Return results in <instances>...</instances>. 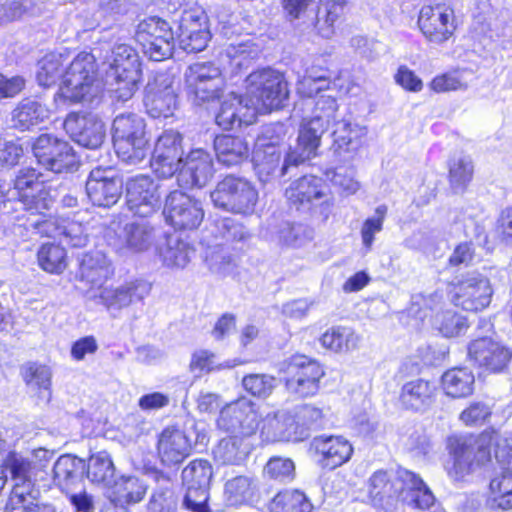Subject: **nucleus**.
I'll list each match as a JSON object with an SVG mask.
<instances>
[{
	"instance_id": "864d4df0",
	"label": "nucleus",
	"mask_w": 512,
	"mask_h": 512,
	"mask_svg": "<svg viewBox=\"0 0 512 512\" xmlns=\"http://www.w3.org/2000/svg\"><path fill=\"white\" fill-rule=\"evenodd\" d=\"M37 258L39 266L48 273L60 274L67 266L65 249L54 243L43 244Z\"/></svg>"
},
{
	"instance_id": "bb28decb",
	"label": "nucleus",
	"mask_w": 512,
	"mask_h": 512,
	"mask_svg": "<svg viewBox=\"0 0 512 512\" xmlns=\"http://www.w3.org/2000/svg\"><path fill=\"white\" fill-rule=\"evenodd\" d=\"M262 234L278 246L291 248L301 247L313 238V230L307 225L281 220L274 216L267 220Z\"/></svg>"
},
{
	"instance_id": "4d7b16f0",
	"label": "nucleus",
	"mask_w": 512,
	"mask_h": 512,
	"mask_svg": "<svg viewBox=\"0 0 512 512\" xmlns=\"http://www.w3.org/2000/svg\"><path fill=\"white\" fill-rule=\"evenodd\" d=\"M472 73L468 70H453L433 78L430 88L437 93L466 90Z\"/></svg>"
},
{
	"instance_id": "9b49d317",
	"label": "nucleus",
	"mask_w": 512,
	"mask_h": 512,
	"mask_svg": "<svg viewBox=\"0 0 512 512\" xmlns=\"http://www.w3.org/2000/svg\"><path fill=\"white\" fill-rule=\"evenodd\" d=\"M135 39L152 61H162L172 56L174 33L169 23L159 17L142 20L137 26Z\"/></svg>"
},
{
	"instance_id": "20e7f679",
	"label": "nucleus",
	"mask_w": 512,
	"mask_h": 512,
	"mask_svg": "<svg viewBox=\"0 0 512 512\" xmlns=\"http://www.w3.org/2000/svg\"><path fill=\"white\" fill-rule=\"evenodd\" d=\"M112 139L118 158L126 164H140L148 154L146 124L137 114L116 116L112 125Z\"/></svg>"
},
{
	"instance_id": "a18cd8bd",
	"label": "nucleus",
	"mask_w": 512,
	"mask_h": 512,
	"mask_svg": "<svg viewBox=\"0 0 512 512\" xmlns=\"http://www.w3.org/2000/svg\"><path fill=\"white\" fill-rule=\"evenodd\" d=\"M347 0H320L316 27L323 38H330L334 34V23L345 12Z\"/></svg>"
},
{
	"instance_id": "f3484780",
	"label": "nucleus",
	"mask_w": 512,
	"mask_h": 512,
	"mask_svg": "<svg viewBox=\"0 0 512 512\" xmlns=\"http://www.w3.org/2000/svg\"><path fill=\"white\" fill-rule=\"evenodd\" d=\"M159 184L151 176L136 175L125 184V199L128 210L135 216L148 218L160 207Z\"/></svg>"
},
{
	"instance_id": "6e6552de",
	"label": "nucleus",
	"mask_w": 512,
	"mask_h": 512,
	"mask_svg": "<svg viewBox=\"0 0 512 512\" xmlns=\"http://www.w3.org/2000/svg\"><path fill=\"white\" fill-rule=\"evenodd\" d=\"M289 392L300 397L315 395L324 375L322 366L305 355H294L279 364Z\"/></svg>"
},
{
	"instance_id": "6ab92c4d",
	"label": "nucleus",
	"mask_w": 512,
	"mask_h": 512,
	"mask_svg": "<svg viewBox=\"0 0 512 512\" xmlns=\"http://www.w3.org/2000/svg\"><path fill=\"white\" fill-rule=\"evenodd\" d=\"M163 215L166 223L175 229L193 230L203 221L204 211L198 200L174 190L165 199Z\"/></svg>"
},
{
	"instance_id": "c85d7f7f",
	"label": "nucleus",
	"mask_w": 512,
	"mask_h": 512,
	"mask_svg": "<svg viewBox=\"0 0 512 512\" xmlns=\"http://www.w3.org/2000/svg\"><path fill=\"white\" fill-rule=\"evenodd\" d=\"M3 468L5 473H10L14 482L12 491L19 489V493L23 495L33 494L40 495L39 489L35 487V480L40 466L30 459V457L17 452H9L3 460Z\"/></svg>"
},
{
	"instance_id": "f03ea898",
	"label": "nucleus",
	"mask_w": 512,
	"mask_h": 512,
	"mask_svg": "<svg viewBox=\"0 0 512 512\" xmlns=\"http://www.w3.org/2000/svg\"><path fill=\"white\" fill-rule=\"evenodd\" d=\"M368 493L375 502L397 497L412 509L427 510L435 503V496L416 473L399 468L395 474L375 471L368 480Z\"/></svg>"
},
{
	"instance_id": "c03bdc74",
	"label": "nucleus",
	"mask_w": 512,
	"mask_h": 512,
	"mask_svg": "<svg viewBox=\"0 0 512 512\" xmlns=\"http://www.w3.org/2000/svg\"><path fill=\"white\" fill-rule=\"evenodd\" d=\"M361 337L347 326H334L329 328L320 337L323 347L334 352H348L358 348Z\"/></svg>"
},
{
	"instance_id": "f8f14e48",
	"label": "nucleus",
	"mask_w": 512,
	"mask_h": 512,
	"mask_svg": "<svg viewBox=\"0 0 512 512\" xmlns=\"http://www.w3.org/2000/svg\"><path fill=\"white\" fill-rule=\"evenodd\" d=\"M493 332V324L488 319H480L477 337L468 346L469 358L480 367L492 372L501 371L511 358L508 348L495 341L487 333Z\"/></svg>"
},
{
	"instance_id": "603ef678",
	"label": "nucleus",
	"mask_w": 512,
	"mask_h": 512,
	"mask_svg": "<svg viewBox=\"0 0 512 512\" xmlns=\"http://www.w3.org/2000/svg\"><path fill=\"white\" fill-rule=\"evenodd\" d=\"M257 490V480L249 476H237L225 484V493L232 504L252 501Z\"/></svg>"
},
{
	"instance_id": "ddd939ff",
	"label": "nucleus",
	"mask_w": 512,
	"mask_h": 512,
	"mask_svg": "<svg viewBox=\"0 0 512 512\" xmlns=\"http://www.w3.org/2000/svg\"><path fill=\"white\" fill-rule=\"evenodd\" d=\"M324 181L313 175H305L293 181L285 190L289 203L300 210L319 208V212L327 218L331 212L333 202L326 193Z\"/></svg>"
},
{
	"instance_id": "a878e982",
	"label": "nucleus",
	"mask_w": 512,
	"mask_h": 512,
	"mask_svg": "<svg viewBox=\"0 0 512 512\" xmlns=\"http://www.w3.org/2000/svg\"><path fill=\"white\" fill-rule=\"evenodd\" d=\"M214 174L213 159L204 149H193L182 159L177 181L182 188L203 187Z\"/></svg>"
},
{
	"instance_id": "a19ab883",
	"label": "nucleus",
	"mask_w": 512,
	"mask_h": 512,
	"mask_svg": "<svg viewBox=\"0 0 512 512\" xmlns=\"http://www.w3.org/2000/svg\"><path fill=\"white\" fill-rule=\"evenodd\" d=\"M475 378L473 373L464 367L447 370L441 378L445 394L452 398H464L472 394Z\"/></svg>"
},
{
	"instance_id": "1a4fd4ad",
	"label": "nucleus",
	"mask_w": 512,
	"mask_h": 512,
	"mask_svg": "<svg viewBox=\"0 0 512 512\" xmlns=\"http://www.w3.org/2000/svg\"><path fill=\"white\" fill-rule=\"evenodd\" d=\"M41 174L34 168L24 167L18 170L13 179V189L18 202L27 213L43 214L51 210L55 195L49 187L40 180Z\"/></svg>"
},
{
	"instance_id": "052dcab7",
	"label": "nucleus",
	"mask_w": 512,
	"mask_h": 512,
	"mask_svg": "<svg viewBox=\"0 0 512 512\" xmlns=\"http://www.w3.org/2000/svg\"><path fill=\"white\" fill-rule=\"evenodd\" d=\"M114 493L120 503H137L143 499L146 486L136 477H126L115 483Z\"/></svg>"
},
{
	"instance_id": "13d9d810",
	"label": "nucleus",
	"mask_w": 512,
	"mask_h": 512,
	"mask_svg": "<svg viewBox=\"0 0 512 512\" xmlns=\"http://www.w3.org/2000/svg\"><path fill=\"white\" fill-rule=\"evenodd\" d=\"M291 413L295 419L296 431H301V441L308 438L310 429L320 426L323 419L322 410L310 404L297 406Z\"/></svg>"
},
{
	"instance_id": "dca6fc26",
	"label": "nucleus",
	"mask_w": 512,
	"mask_h": 512,
	"mask_svg": "<svg viewBox=\"0 0 512 512\" xmlns=\"http://www.w3.org/2000/svg\"><path fill=\"white\" fill-rule=\"evenodd\" d=\"M449 293L455 306L466 311L477 312L489 306L493 289L486 276L471 272L453 283Z\"/></svg>"
},
{
	"instance_id": "2f4dec72",
	"label": "nucleus",
	"mask_w": 512,
	"mask_h": 512,
	"mask_svg": "<svg viewBox=\"0 0 512 512\" xmlns=\"http://www.w3.org/2000/svg\"><path fill=\"white\" fill-rule=\"evenodd\" d=\"M311 448L318 456V464L329 470L340 467L352 456L351 443L342 436H319L313 439Z\"/></svg>"
},
{
	"instance_id": "338daca9",
	"label": "nucleus",
	"mask_w": 512,
	"mask_h": 512,
	"mask_svg": "<svg viewBox=\"0 0 512 512\" xmlns=\"http://www.w3.org/2000/svg\"><path fill=\"white\" fill-rule=\"evenodd\" d=\"M153 153H162L174 158L182 159V136L175 130L164 131L157 139Z\"/></svg>"
},
{
	"instance_id": "4468645a",
	"label": "nucleus",
	"mask_w": 512,
	"mask_h": 512,
	"mask_svg": "<svg viewBox=\"0 0 512 512\" xmlns=\"http://www.w3.org/2000/svg\"><path fill=\"white\" fill-rule=\"evenodd\" d=\"M32 150L38 164L53 173L73 172L78 167V158L70 144L51 134L37 137Z\"/></svg>"
},
{
	"instance_id": "412c9836",
	"label": "nucleus",
	"mask_w": 512,
	"mask_h": 512,
	"mask_svg": "<svg viewBox=\"0 0 512 512\" xmlns=\"http://www.w3.org/2000/svg\"><path fill=\"white\" fill-rule=\"evenodd\" d=\"M85 188L93 205L111 207L122 194L123 181L113 167L97 166L90 171Z\"/></svg>"
},
{
	"instance_id": "39448f33",
	"label": "nucleus",
	"mask_w": 512,
	"mask_h": 512,
	"mask_svg": "<svg viewBox=\"0 0 512 512\" xmlns=\"http://www.w3.org/2000/svg\"><path fill=\"white\" fill-rule=\"evenodd\" d=\"M288 95L283 75L271 68L252 72L246 78V96L255 108V115L280 109Z\"/></svg>"
},
{
	"instance_id": "8fccbe9b",
	"label": "nucleus",
	"mask_w": 512,
	"mask_h": 512,
	"mask_svg": "<svg viewBox=\"0 0 512 512\" xmlns=\"http://www.w3.org/2000/svg\"><path fill=\"white\" fill-rule=\"evenodd\" d=\"M85 472L91 482L109 485L113 480L115 468L110 455L106 451H99L90 456Z\"/></svg>"
},
{
	"instance_id": "774afa93",
	"label": "nucleus",
	"mask_w": 512,
	"mask_h": 512,
	"mask_svg": "<svg viewBox=\"0 0 512 512\" xmlns=\"http://www.w3.org/2000/svg\"><path fill=\"white\" fill-rule=\"evenodd\" d=\"M18 491H11L4 512H41L40 495H23Z\"/></svg>"
},
{
	"instance_id": "69168bd1",
	"label": "nucleus",
	"mask_w": 512,
	"mask_h": 512,
	"mask_svg": "<svg viewBox=\"0 0 512 512\" xmlns=\"http://www.w3.org/2000/svg\"><path fill=\"white\" fill-rule=\"evenodd\" d=\"M177 497L170 486L157 488L150 497L147 512H176Z\"/></svg>"
},
{
	"instance_id": "423d86ee",
	"label": "nucleus",
	"mask_w": 512,
	"mask_h": 512,
	"mask_svg": "<svg viewBox=\"0 0 512 512\" xmlns=\"http://www.w3.org/2000/svg\"><path fill=\"white\" fill-rule=\"evenodd\" d=\"M109 65L107 78L113 79L116 98L122 102L130 99L138 89L141 79V63L136 50L118 39L106 56Z\"/></svg>"
},
{
	"instance_id": "4be33fe9",
	"label": "nucleus",
	"mask_w": 512,
	"mask_h": 512,
	"mask_svg": "<svg viewBox=\"0 0 512 512\" xmlns=\"http://www.w3.org/2000/svg\"><path fill=\"white\" fill-rule=\"evenodd\" d=\"M150 285L143 280H132L117 287H105L99 291L91 290L89 299L103 305L106 310L115 315L132 303L142 301L150 293Z\"/></svg>"
},
{
	"instance_id": "680f3d73",
	"label": "nucleus",
	"mask_w": 512,
	"mask_h": 512,
	"mask_svg": "<svg viewBox=\"0 0 512 512\" xmlns=\"http://www.w3.org/2000/svg\"><path fill=\"white\" fill-rule=\"evenodd\" d=\"M473 164L468 156L453 158L449 164V177L454 189H463L472 179Z\"/></svg>"
},
{
	"instance_id": "2eb2a0df",
	"label": "nucleus",
	"mask_w": 512,
	"mask_h": 512,
	"mask_svg": "<svg viewBox=\"0 0 512 512\" xmlns=\"http://www.w3.org/2000/svg\"><path fill=\"white\" fill-rule=\"evenodd\" d=\"M185 83L190 97L197 103L219 98L224 80L220 68L212 62H196L185 71Z\"/></svg>"
},
{
	"instance_id": "e433bc0d",
	"label": "nucleus",
	"mask_w": 512,
	"mask_h": 512,
	"mask_svg": "<svg viewBox=\"0 0 512 512\" xmlns=\"http://www.w3.org/2000/svg\"><path fill=\"white\" fill-rule=\"evenodd\" d=\"M260 434L266 442L301 441V431H296L292 413L285 410L267 414L262 420Z\"/></svg>"
},
{
	"instance_id": "09e8293b",
	"label": "nucleus",
	"mask_w": 512,
	"mask_h": 512,
	"mask_svg": "<svg viewBox=\"0 0 512 512\" xmlns=\"http://www.w3.org/2000/svg\"><path fill=\"white\" fill-rule=\"evenodd\" d=\"M163 264L168 267H185L194 254V249L178 237H168L164 247L160 249Z\"/></svg>"
},
{
	"instance_id": "de8ad7c7",
	"label": "nucleus",
	"mask_w": 512,
	"mask_h": 512,
	"mask_svg": "<svg viewBox=\"0 0 512 512\" xmlns=\"http://www.w3.org/2000/svg\"><path fill=\"white\" fill-rule=\"evenodd\" d=\"M259 47L251 40L230 43L225 50V55L235 73L246 70L253 60L259 56Z\"/></svg>"
},
{
	"instance_id": "0e129e2a",
	"label": "nucleus",
	"mask_w": 512,
	"mask_h": 512,
	"mask_svg": "<svg viewBox=\"0 0 512 512\" xmlns=\"http://www.w3.org/2000/svg\"><path fill=\"white\" fill-rule=\"evenodd\" d=\"M242 385L251 395L266 398L276 387L277 380L267 374H250L243 378Z\"/></svg>"
},
{
	"instance_id": "c9c22d12",
	"label": "nucleus",
	"mask_w": 512,
	"mask_h": 512,
	"mask_svg": "<svg viewBox=\"0 0 512 512\" xmlns=\"http://www.w3.org/2000/svg\"><path fill=\"white\" fill-rule=\"evenodd\" d=\"M436 395V384L419 378L403 384L399 395V402L406 410L425 412L435 402Z\"/></svg>"
},
{
	"instance_id": "e2e57ef3",
	"label": "nucleus",
	"mask_w": 512,
	"mask_h": 512,
	"mask_svg": "<svg viewBox=\"0 0 512 512\" xmlns=\"http://www.w3.org/2000/svg\"><path fill=\"white\" fill-rule=\"evenodd\" d=\"M443 300V295L439 292H434L429 295L415 294L411 298V305L409 307V314L424 320L429 316L430 312L437 309Z\"/></svg>"
},
{
	"instance_id": "6e6d98bb",
	"label": "nucleus",
	"mask_w": 512,
	"mask_h": 512,
	"mask_svg": "<svg viewBox=\"0 0 512 512\" xmlns=\"http://www.w3.org/2000/svg\"><path fill=\"white\" fill-rule=\"evenodd\" d=\"M387 212L388 208L386 205H379L375 208L374 214L363 221L360 235L365 253L372 250L376 234L383 230Z\"/></svg>"
},
{
	"instance_id": "ea45409f",
	"label": "nucleus",
	"mask_w": 512,
	"mask_h": 512,
	"mask_svg": "<svg viewBox=\"0 0 512 512\" xmlns=\"http://www.w3.org/2000/svg\"><path fill=\"white\" fill-rule=\"evenodd\" d=\"M249 454L244 437L230 436L221 439L212 449L213 459L218 465H241Z\"/></svg>"
},
{
	"instance_id": "7c9ffc66",
	"label": "nucleus",
	"mask_w": 512,
	"mask_h": 512,
	"mask_svg": "<svg viewBox=\"0 0 512 512\" xmlns=\"http://www.w3.org/2000/svg\"><path fill=\"white\" fill-rule=\"evenodd\" d=\"M449 458L445 470L453 481H462L472 471L474 463V447L472 439L466 436L453 435L447 439Z\"/></svg>"
},
{
	"instance_id": "f257e3e1",
	"label": "nucleus",
	"mask_w": 512,
	"mask_h": 512,
	"mask_svg": "<svg viewBox=\"0 0 512 512\" xmlns=\"http://www.w3.org/2000/svg\"><path fill=\"white\" fill-rule=\"evenodd\" d=\"M335 109L336 104L332 98L319 100L314 116L303 118L297 144L287 153L282 165H280L281 151L276 145L257 142L252 154V161L259 180L267 183L280 178L286 175L292 167H297L316 156L323 132L334 116Z\"/></svg>"
},
{
	"instance_id": "7ed1b4c3",
	"label": "nucleus",
	"mask_w": 512,
	"mask_h": 512,
	"mask_svg": "<svg viewBox=\"0 0 512 512\" xmlns=\"http://www.w3.org/2000/svg\"><path fill=\"white\" fill-rule=\"evenodd\" d=\"M101 92L95 78V57L80 53L70 63L63 75V82L54 96L58 108L71 103L92 102Z\"/></svg>"
},
{
	"instance_id": "4c0bfd02",
	"label": "nucleus",
	"mask_w": 512,
	"mask_h": 512,
	"mask_svg": "<svg viewBox=\"0 0 512 512\" xmlns=\"http://www.w3.org/2000/svg\"><path fill=\"white\" fill-rule=\"evenodd\" d=\"M86 463L71 454L61 455L53 466L54 483L65 492L79 484L85 474Z\"/></svg>"
},
{
	"instance_id": "37998d69",
	"label": "nucleus",
	"mask_w": 512,
	"mask_h": 512,
	"mask_svg": "<svg viewBox=\"0 0 512 512\" xmlns=\"http://www.w3.org/2000/svg\"><path fill=\"white\" fill-rule=\"evenodd\" d=\"M313 504L300 490L285 489L278 492L269 502V512H312Z\"/></svg>"
},
{
	"instance_id": "72a5a7b5",
	"label": "nucleus",
	"mask_w": 512,
	"mask_h": 512,
	"mask_svg": "<svg viewBox=\"0 0 512 512\" xmlns=\"http://www.w3.org/2000/svg\"><path fill=\"white\" fill-rule=\"evenodd\" d=\"M113 274L114 270L109 259L102 252L94 251L83 254L79 259L76 278L99 291Z\"/></svg>"
},
{
	"instance_id": "aec40b11",
	"label": "nucleus",
	"mask_w": 512,
	"mask_h": 512,
	"mask_svg": "<svg viewBox=\"0 0 512 512\" xmlns=\"http://www.w3.org/2000/svg\"><path fill=\"white\" fill-rule=\"evenodd\" d=\"M332 98L336 104L334 116L327 125L324 131H326L331 124L335 125V129L332 132L333 144L332 149L335 154L339 157L352 158L353 155L362 147L364 140L367 135V128L356 123H351L348 120L342 119L337 120L338 103L334 96L330 94H321L318 96L314 103L313 111H315L316 105L320 99ZM314 112H312V118ZM325 132H323L324 134Z\"/></svg>"
},
{
	"instance_id": "473e14b6",
	"label": "nucleus",
	"mask_w": 512,
	"mask_h": 512,
	"mask_svg": "<svg viewBox=\"0 0 512 512\" xmlns=\"http://www.w3.org/2000/svg\"><path fill=\"white\" fill-rule=\"evenodd\" d=\"M256 119L255 108L250 105L247 96L228 94L221 102L215 121L224 130L252 124Z\"/></svg>"
},
{
	"instance_id": "393cba45",
	"label": "nucleus",
	"mask_w": 512,
	"mask_h": 512,
	"mask_svg": "<svg viewBox=\"0 0 512 512\" xmlns=\"http://www.w3.org/2000/svg\"><path fill=\"white\" fill-rule=\"evenodd\" d=\"M63 126L73 141L91 150L101 148L106 135L103 122L91 114L70 113Z\"/></svg>"
},
{
	"instance_id": "9d476101",
	"label": "nucleus",
	"mask_w": 512,
	"mask_h": 512,
	"mask_svg": "<svg viewBox=\"0 0 512 512\" xmlns=\"http://www.w3.org/2000/svg\"><path fill=\"white\" fill-rule=\"evenodd\" d=\"M181 476L186 488L183 507L191 512H211L208 507L209 488L213 476L210 462L195 459L183 469Z\"/></svg>"
},
{
	"instance_id": "a211bd4d",
	"label": "nucleus",
	"mask_w": 512,
	"mask_h": 512,
	"mask_svg": "<svg viewBox=\"0 0 512 512\" xmlns=\"http://www.w3.org/2000/svg\"><path fill=\"white\" fill-rule=\"evenodd\" d=\"M217 427L234 436L246 438L253 435L259 427L255 404L245 397L227 404L220 410Z\"/></svg>"
},
{
	"instance_id": "79ce46f5",
	"label": "nucleus",
	"mask_w": 512,
	"mask_h": 512,
	"mask_svg": "<svg viewBox=\"0 0 512 512\" xmlns=\"http://www.w3.org/2000/svg\"><path fill=\"white\" fill-rule=\"evenodd\" d=\"M50 115L49 109L36 100L25 99L12 112L15 128L28 130L30 127L44 122Z\"/></svg>"
},
{
	"instance_id": "5fc2aeb1",
	"label": "nucleus",
	"mask_w": 512,
	"mask_h": 512,
	"mask_svg": "<svg viewBox=\"0 0 512 512\" xmlns=\"http://www.w3.org/2000/svg\"><path fill=\"white\" fill-rule=\"evenodd\" d=\"M433 326L439 330L444 337H455L464 333L468 328L465 316L448 309L436 314Z\"/></svg>"
},
{
	"instance_id": "b1692460",
	"label": "nucleus",
	"mask_w": 512,
	"mask_h": 512,
	"mask_svg": "<svg viewBox=\"0 0 512 512\" xmlns=\"http://www.w3.org/2000/svg\"><path fill=\"white\" fill-rule=\"evenodd\" d=\"M144 105L153 118H168L177 108V94L173 80L167 74H158L145 88Z\"/></svg>"
},
{
	"instance_id": "49530a36",
	"label": "nucleus",
	"mask_w": 512,
	"mask_h": 512,
	"mask_svg": "<svg viewBox=\"0 0 512 512\" xmlns=\"http://www.w3.org/2000/svg\"><path fill=\"white\" fill-rule=\"evenodd\" d=\"M21 374L30 391L43 398H50L51 372L47 366L35 362L27 363L22 367Z\"/></svg>"
},
{
	"instance_id": "3c124183",
	"label": "nucleus",
	"mask_w": 512,
	"mask_h": 512,
	"mask_svg": "<svg viewBox=\"0 0 512 512\" xmlns=\"http://www.w3.org/2000/svg\"><path fill=\"white\" fill-rule=\"evenodd\" d=\"M66 58L60 53L46 54L38 62L36 79L39 85L49 87L55 84L60 77H63V66Z\"/></svg>"
},
{
	"instance_id": "f704fd0d",
	"label": "nucleus",
	"mask_w": 512,
	"mask_h": 512,
	"mask_svg": "<svg viewBox=\"0 0 512 512\" xmlns=\"http://www.w3.org/2000/svg\"><path fill=\"white\" fill-rule=\"evenodd\" d=\"M120 248L130 253L149 250L156 242V230L149 220L127 222L118 234Z\"/></svg>"
},
{
	"instance_id": "5701e85b",
	"label": "nucleus",
	"mask_w": 512,
	"mask_h": 512,
	"mask_svg": "<svg viewBox=\"0 0 512 512\" xmlns=\"http://www.w3.org/2000/svg\"><path fill=\"white\" fill-rule=\"evenodd\" d=\"M418 26L428 41L441 44L456 29L454 10L445 4L425 5L420 10Z\"/></svg>"
},
{
	"instance_id": "0eeeda50",
	"label": "nucleus",
	"mask_w": 512,
	"mask_h": 512,
	"mask_svg": "<svg viewBox=\"0 0 512 512\" xmlns=\"http://www.w3.org/2000/svg\"><path fill=\"white\" fill-rule=\"evenodd\" d=\"M215 207L243 216L252 215L258 202V191L246 178L227 175L210 193Z\"/></svg>"
},
{
	"instance_id": "58836bf2",
	"label": "nucleus",
	"mask_w": 512,
	"mask_h": 512,
	"mask_svg": "<svg viewBox=\"0 0 512 512\" xmlns=\"http://www.w3.org/2000/svg\"><path fill=\"white\" fill-rule=\"evenodd\" d=\"M214 149L218 162L228 167L241 164L249 156L247 142L238 136H217L214 140Z\"/></svg>"
},
{
	"instance_id": "cd10ccee",
	"label": "nucleus",
	"mask_w": 512,
	"mask_h": 512,
	"mask_svg": "<svg viewBox=\"0 0 512 512\" xmlns=\"http://www.w3.org/2000/svg\"><path fill=\"white\" fill-rule=\"evenodd\" d=\"M192 446L193 441L185 431L167 427L158 436L157 454L162 465L176 467L191 454Z\"/></svg>"
},
{
	"instance_id": "bf43d9fd",
	"label": "nucleus",
	"mask_w": 512,
	"mask_h": 512,
	"mask_svg": "<svg viewBox=\"0 0 512 512\" xmlns=\"http://www.w3.org/2000/svg\"><path fill=\"white\" fill-rule=\"evenodd\" d=\"M237 365L235 361L218 362L214 353L208 350H199L193 353L190 362V370L197 376L212 371L230 369Z\"/></svg>"
},
{
	"instance_id": "c756f323",
	"label": "nucleus",
	"mask_w": 512,
	"mask_h": 512,
	"mask_svg": "<svg viewBox=\"0 0 512 512\" xmlns=\"http://www.w3.org/2000/svg\"><path fill=\"white\" fill-rule=\"evenodd\" d=\"M495 457L501 472L490 481L492 507L502 510L512 508V447L497 448Z\"/></svg>"
}]
</instances>
